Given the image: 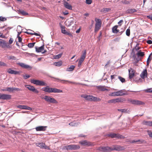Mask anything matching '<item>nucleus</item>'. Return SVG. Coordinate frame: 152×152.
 I'll return each instance as SVG.
<instances>
[{"label": "nucleus", "instance_id": "58836bf2", "mask_svg": "<svg viewBox=\"0 0 152 152\" xmlns=\"http://www.w3.org/2000/svg\"><path fill=\"white\" fill-rule=\"evenodd\" d=\"M63 55V53H61L58 55L55 56V59H58L60 58Z\"/></svg>", "mask_w": 152, "mask_h": 152}, {"label": "nucleus", "instance_id": "09e8293b", "mask_svg": "<svg viewBox=\"0 0 152 152\" xmlns=\"http://www.w3.org/2000/svg\"><path fill=\"white\" fill-rule=\"evenodd\" d=\"M122 3L124 4H129L130 2L126 0H123L121 1Z\"/></svg>", "mask_w": 152, "mask_h": 152}, {"label": "nucleus", "instance_id": "79ce46f5", "mask_svg": "<svg viewBox=\"0 0 152 152\" xmlns=\"http://www.w3.org/2000/svg\"><path fill=\"white\" fill-rule=\"evenodd\" d=\"M144 91L147 93H152V88H147Z\"/></svg>", "mask_w": 152, "mask_h": 152}, {"label": "nucleus", "instance_id": "c9c22d12", "mask_svg": "<svg viewBox=\"0 0 152 152\" xmlns=\"http://www.w3.org/2000/svg\"><path fill=\"white\" fill-rule=\"evenodd\" d=\"M7 58L9 60H16V58L14 56H10L7 57Z\"/></svg>", "mask_w": 152, "mask_h": 152}, {"label": "nucleus", "instance_id": "423d86ee", "mask_svg": "<svg viewBox=\"0 0 152 152\" xmlns=\"http://www.w3.org/2000/svg\"><path fill=\"white\" fill-rule=\"evenodd\" d=\"M101 20L96 18V31L99 30L102 26Z\"/></svg>", "mask_w": 152, "mask_h": 152}, {"label": "nucleus", "instance_id": "e433bc0d", "mask_svg": "<svg viewBox=\"0 0 152 152\" xmlns=\"http://www.w3.org/2000/svg\"><path fill=\"white\" fill-rule=\"evenodd\" d=\"M35 43V42L29 43L28 45V46L30 48H31L34 47Z\"/></svg>", "mask_w": 152, "mask_h": 152}, {"label": "nucleus", "instance_id": "f257e3e1", "mask_svg": "<svg viewBox=\"0 0 152 152\" xmlns=\"http://www.w3.org/2000/svg\"><path fill=\"white\" fill-rule=\"evenodd\" d=\"M43 91L49 93H62L63 91L62 90L57 89L56 88L50 87L48 86L42 88Z\"/></svg>", "mask_w": 152, "mask_h": 152}, {"label": "nucleus", "instance_id": "393cba45", "mask_svg": "<svg viewBox=\"0 0 152 152\" xmlns=\"http://www.w3.org/2000/svg\"><path fill=\"white\" fill-rule=\"evenodd\" d=\"M86 51H84L83 53V54L81 56L80 58L79 59V61L83 62L85 58L86 54Z\"/></svg>", "mask_w": 152, "mask_h": 152}, {"label": "nucleus", "instance_id": "7ed1b4c3", "mask_svg": "<svg viewBox=\"0 0 152 152\" xmlns=\"http://www.w3.org/2000/svg\"><path fill=\"white\" fill-rule=\"evenodd\" d=\"M30 82L31 83L38 86H45L47 85L46 83L43 81L39 80H36L34 79H31Z\"/></svg>", "mask_w": 152, "mask_h": 152}, {"label": "nucleus", "instance_id": "3c124183", "mask_svg": "<svg viewBox=\"0 0 152 152\" xmlns=\"http://www.w3.org/2000/svg\"><path fill=\"white\" fill-rule=\"evenodd\" d=\"M21 90L20 89L17 88H15V87H13V91H21Z\"/></svg>", "mask_w": 152, "mask_h": 152}, {"label": "nucleus", "instance_id": "4be33fe9", "mask_svg": "<svg viewBox=\"0 0 152 152\" xmlns=\"http://www.w3.org/2000/svg\"><path fill=\"white\" fill-rule=\"evenodd\" d=\"M59 81L63 83H65V82H67L70 83L75 84L76 85L78 84H82L81 83H76L74 82H71L68 80H59Z\"/></svg>", "mask_w": 152, "mask_h": 152}, {"label": "nucleus", "instance_id": "5fc2aeb1", "mask_svg": "<svg viewBox=\"0 0 152 152\" xmlns=\"http://www.w3.org/2000/svg\"><path fill=\"white\" fill-rule=\"evenodd\" d=\"M108 102L109 103H115V99L109 100Z\"/></svg>", "mask_w": 152, "mask_h": 152}, {"label": "nucleus", "instance_id": "4c0bfd02", "mask_svg": "<svg viewBox=\"0 0 152 152\" xmlns=\"http://www.w3.org/2000/svg\"><path fill=\"white\" fill-rule=\"evenodd\" d=\"M118 94L119 95V96H123L125 95V94L123 93L122 90H120L118 91Z\"/></svg>", "mask_w": 152, "mask_h": 152}, {"label": "nucleus", "instance_id": "bf43d9fd", "mask_svg": "<svg viewBox=\"0 0 152 152\" xmlns=\"http://www.w3.org/2000/svg\"><path fill=\"white\" fill-rule=\"evenodd\" d=\"M13 41V39L11 38L9 41V42L10 44H12Z\"/></svg>", "mask_w": 152, "mask_h": 152}, {"label": "nucleus", "instance_id": "f8f14e48", "mask_svg": "<svg viewBox=\"0 0 152 152\" xmlns=\"http://www.w3.org/2000/svg\"><path fill=\"white\" fill-rule=\"evenodd\" d=\"M25 87L30 91L36 93H39V91L37 90V89L35 88L33 86L30 85H26L25 86Z\"/></svg>", "mask_w": 152, "mask_h": 152}, {"label": "nucleus", "instance_id": "2f4dec72", "mask_svg": "<svg viewBox=\"0 0 152 152\" xmlns=\"http://www.w3.org/2000/svg\"><path fill=\"white\" fill-rule=\"evenodd\" d=\"M118 91H115L112 93L110 94V95L111 96H119Z\"/></svg>", "mask_w": 152, "mask_h": 152}, {"label": "nucleus", "instance_id": "f3484780", "mask_svg": "<svg viewBox=\"0 0 152 152\" xmlns=\"http://www.w3.org/2000/svg\"><path fill=\"white\" fill-rule=\"evenodd\" d=\"M79 143L80 144L84 146H89L91 145V143L86 140L80 141Z\"/></svg>", "mask_w": 152, "mask_h": 152}, {"label": "nucleus", "instance_id": "6e6d98bb", "mask_svg": "<svg viewBox=\"0 0 152 152\" xmlns=\"http://www.w3.org/2000/svg\"><path fill=\"white\" fill-rule=\"evenodd\" d=\"M86 3L88 4H91L92 3L91 0H86Z\"/></svg>", "mask_w": 152, "mask_h": 152}, {"label": "nucleus", "instance_id": "4d7b16f0", "mask_svg": "<svg viewBox=\"0 0 152 152\" xmlns=\"http://www.w3.org/2000/svg\"><path fill=\"white\" fill-rule=\"evenodd\" d=\"M23 77L25 79H26L30 77V76L26 74L25 75H24Z\"/></svg>", "mask_w": 152, "mask_h": 152}, {"label": "nucleus", "instance_id": "603ef678", "mask_svg": "<svg viewBox=\"0 0 152 152\" xmlns=\"http://www.w3.org/2000/svg\"><path fill=\"white\" fill-rule=\"evenodd\" d=\"M6 18L2 16L0 17V20L1 21H4L6 20Z\"/></svg>", "mask_w": 152, "mask_h": 152}, {"label": "nucleus", "instance_id": "a878e982", "mask_svg": "<svg viewBox=\"0 0 152 152\" xmlns=\"http://www.w3.org/2000/svg\"><path fill=\"white\" fill-rule=\"evenodd\" d=\"M143 124L149 126H152V121H144L142 122Z\"/></svg>", "mask_w": 152, "mask_h": 152}, {"label": "nucleus", "instance_id": "680f3d73", "mask_svg": "<svg viewBox=\"0 0 152 152\" xmlns=\"http://www.w3.org/2000/svg\"><path fill=\"white\" fill-rule=\"evenodd\" d=\"M123 22V20H121L118 22V24L120 26H121L122 24V23Z\"/></svg>", "mask_w": 152, "mask_h": 152}, {"label": "nucleus", "instance_id": "37998d69", "mask_svg": "<svg viewBox=\"0 0 152 152\" xmlns=\"http://www.w3.org/2000/svg\"><path fill=\"white\" fill-rule=\"evenodd\" d=\"M118 78L120 81L122 83H124L125 81V79L120 76H118Z\"/></svg>", "mask_w": 152, "mask_h": 152}, {"label": "nucleus", "instance_id": "bb28decb", "mask_svg": "<svg viewBox=\"0 0 152 152\" xmlns=\"http://www.w3.org/2000/svg\"><path fill=\"white\" fill-rule=\"evenodd\" d=\"M117 28L118 26H115L113 27L112 31L113 33L116 34L119 31V30L117 29Z\"/></svg>", "mask_w": 152, "mask_h": 152}, {"label": "nucleus", "instance_id": "ddd939ff", "mask_svg": "<svg viewBox=\"0 0 152 152\" xmlns=\"http://www.w3.org/2000/svg\"><path fill=\"white\" fill-rule=\"evenodd\" d=\"M47 128V126H39L37 127L35 129L37 131H46Z\"/></svg>", "mask_w": 152, "mask_h": 152}, {"label": "nucleus", "instance_id": "e2e57ef3", "mask_svg": "<svg viewBox=\"0 0 152 152\" xmlns=\"http://www.w3.org/2000/svg\"><path fill=\"white\" fill-rule=\"evenodd\" d=\"M116 76V75H111V80H113V79L115 78V77Z\"/></svg>", "mask_w": 152, "mask_h": 152}, {"label": "nucleus", "instance_id": "4468645a", "mask_svg": "<svg viewBox=\"0 0 152 152\" xmlns=\"http://www.w3.org/2000/svg\"><path fill=\"white\" fill-rule=\"evenodd\" d=\"M38 145H37V146L40 147L41 148H45L47 149H50L49 147L45 145V143H42L38 144Z\"/></svg>", "mask_w": 152, "mask_h": 152}, {"label": "nucleus", "instance_id": "a211bd4d", "mask_svg": "<svg viewBox=\"0 0 152 152\" xmlns=\"http://www.w3.org/2000/svg\"><path fill=\"white\" fill-rule=\"evenodd\" d=\"M17 108L23 109L31 110L32 108L25 105H19L17 106Z\"/></svg>", "mask_w": 152, "mask_h": 152}, {"label": "nucleus", "instance_id": "412c9836", "mask_svg": "<svg viewBox=\"0 0 152 152\" xmlns=\"http://www.w3.org/2000/svg\"><path fill=\"white\" fill-rule=\"evenodd\" d=\"M64 7L69 10L72 9V6L67 2L65 1L64 3Z\"/></svg>", "mask_w": 152, "mask_h": 152}, {"label": "nucleus", "instance_id": "c03bdc74", "mask_svg": "<svg viewBox=\"0 0 152 152\" xmlns=\"http://www.w3.org/2000/svg\"><path fill=\"white\" fill-rule=\"evenodd\" d=\"M69 125L72 126H76L77 125V124L74 121L69 123Z\"/></svg>", "mask_w": 152, "mask_h": 152}, {"label": "nucleus", "instance_id": "f03ea898", "mask_svg": "<svg viewBox=\"0 0 152 152\" xmlns=\"http://www.w3.org/2000/svg\"><path fill=\"white\" fill-rule=\"evenodd\" d=\"M41 98L44 99L46 102L48 103L52 104H57L58 101L54 98L49 96H41Z\"/></svg>", "mask_w": 152, "mask_h": 152}, {"label": "nucleus", "instance_id": "9d476101", "mask_svg": "<svg viewBox=\"0 0 152 152\" xmlns=\"http://www.w3.org/2000/svg\"><path fill=\"white\" fill-rule=\"evenodd\" d=\"M129 101L131 103L134 105H144L145 104L144 102L137 100L131 99L129 100Z\"/></svg>", "mask_w": 152, "mask_h": 152}, {"label": "nucleus", "instance_id": "6e6552de", "mask_svg": "<svg viewBox=\"0 0 152 152\" xmlns=\"http://www.w3.org/2000/svg\"><path fill=\"white\" fill-rule=\"evenodd\" d=\"M99 150L100 151L104 152H108L113 150V149L109 147H101L99 148Z\"/></svg>", "mask_w": 152, "mask_h": 152}, {"label": "nucleus", "instance_id": "dca6fc26", "mask_svg": "<svg viewBox=\"0 0 152 152\" xmlns=\"http://www.w3.org/2000/svg\"><path fill=\"white\" fill-rule=\"evenodd\" d=\"M35 48L36 50V51L37 53H42V51L44 50V45H43L40 47L36 46L35 47Z\"/></svg>", "mask_w": 152, "mask_h": 152}, {"label": "nucleus", "instance_id": "8fccbe9b", "mask_svg": "<svg viewBox=\"0 0 152 152\" xmlns=\"http://www.w3.org/2000/svg\"><path fill=\"white\" fill-rule=\"evenodd\" d=\"M118 110L122 113H125L127 111V110L125 109H118Z\"/></svg>", "mask_w": 152, "mask_h": 152}, {"label": "nucleus", "instance_id": "9b49d317", "mask_svg": "<svg viewBox=\"0 0 152 152\" xmlns=\"http://www.w3.org/2000/svg\"><path fill=\"white\" fill-rule=\"evenodd\" d=\"M18 64L22 67L26 69L31 70L32 69V67L31 66L23 63H19Z\"/></svg>", "mask_w": 152, "mask_h": 152}, {"label": "nucleus", "instance_id": "13d9d810", "mask_svg": "<svg viewBox=\"0 0 152 152\" xmlns=\"http://www.w3.org/2000/svg\"><path fill=\"white\" fill-rule=\"evenodd\" d=\"M25 33H26L27 34H31V35H33V34H34L36 36H39V34L37 33H34V34H33V33H28V32H25Z\"/></svg>", "mask_w": 152, "mask_h": 152}, {"label": "nucleus", "instance_id": "de8ad7c7", "mask_svg": "<svg viewBox=\"0 0 152 152\" xmlns=\"http://www.w3.org/2000/svg\"><path fill=\"white\" fill-rule=\"evenodd\" d=\"M64 34H66L67 35H69V37H72L73 36V35L72 33H71L70 32H67L66 31Z\"/></svg>", "mask_w": 152, "mask_h": 152}, {"label": "nucleus", "instance_id": "72a5a7b5", "mask_svg": "<svg viewBox=\"0 0 152 152\" xmlns=\"http://www.w3.org/2000/svg\"><path fill=\"white\" fill-rule=\"evenodd\" d=\"M19 13L23 15H28V13L23 10H20L18 11Z\"/></svg>", "mask_w": 152, "mask_h": 152}, {"label": "nucleus", "instance_id": "338daca9", "mask_svg": "<svg viewBox=\"0 0 152 152\" xmlns=\"http://www.w3.org/2000/svg\"><path fill=\"white\" fill-rule=\"evenodd\" d=\"M147 17L152 20V15H147Z\"/></svg>", "mask_w": 152, "mask_h": 152}, {"label": "nucleus", "instance_id": "2eb2a0df", "mask_svg": "<svg viewBox=\"0 0 152 152\" xmlns=\"http://www.w3.org/2000/svg\"><path fill=\"white\" fill-rule=\"evenodd\" d=\"M147 72L146 69L144 70L140 75L141 78L143 79H144L145 77H147Z\"/></svg>", "mask_w": 152, "mask_h": 152}, {"label": "nucleus", "instance_id": "0eeeda50", "mask_svg": "<svg viewBox=\"0 0 152 152\" xmlns=\"http://www.w3.org/2000/svg\"><path fill=\"white\" fill-rule=\"evenodd\" d=\"M11 96L9 94L0 93V99L3 100H9L11 99Z\"/></svg>", "mask_w": 152, "mask_h": 152}, {"label": "nucleus", "instance_id": "5701e85b", "mask_svg": "<svg viewBox=\"0 0 152 152\" xmlns=\"http://www.w3.org/2000/svg\"><path fill=\"white\" fill-rule=\"evenodd\" d=\"M96 87L100 91H105L106 90L108 91L109 90L108 89L105 88V87L104 86H96Z\"/></svg>", "mask_w": 152, "mask_h": 152}, {"label": "nucleus", "instance_id": "39448f33", "mask_svg": "<svg viewBox=\"0 0 152 152\" xmlns=\"http://www.w3.org/2000/svg\"><path fill=\"white\" fill-rule=\"evenodd\" d=\"M81 96L86 100L89 101H94L95 100V97L91 95L82 94L81 95Z\"/></svg>", "mask_w": 152, "mask_h": 152}, {"label": "nucleus", "instance_id": "20e7f679", "mask_svg": "<svg viewBox=\"0 0 152 152\" xmlns=\"http://www.w3.org/2000/svg\"><path fill=\"white\" fill-rule=\"evenodd\" d=\"M65 148L67 150H76L79 149L80 147L79 145H70L65 146Z\"/></svg>", "mask_w": 152, "mask_h": 152}, {"label": "nucleus", "instance_id": "a19ab883", "mask_svg": "<svg viewBox=\"0 0 152 152\" xmlns=\"http://www.w3.org/2000/svg\"><path fill=\"white\" fill-rule=\"evenodd\" d=\"M115 103L117 102H122V100L120 98H118L116 99H115Z\"/></svg>", "mask_w": 152, "mask_h": 152}, {"label": "nucleus", "instance_id": "6ab92c4d", "mask_svg": "<svg viewBox=\"0 0 152 152\" xmlns=\"http://www.w3.org/2000/svg\"><path fill=\"white\" fill-rule=\"evenodd\" d=\"M107 135L109 137H110L112 138L115 137L119 138L120 137V135L118 134L114 133H110L108 134Z\"/></svg>", "mask_w": 152, "mask_h": 152}, {"label": "nucleus", "instance_id": "052dcab7", "mask_svg": "<svg viewBox=\"0 0 152 152\" xmlns=\"http://www.w3.org/2000/svg\"><path fill=\"white\" fill-rule=\"evenodd\" d=\"M148 134L149 135V136L150 137H152V132L149 131H148Z\"/></svg>", "mask_w": 152, "mask_h": 152}, {"label": "nucleus", "instance_id": "7c9ffc66", "mask_svg": "<svg viewBox=\"0 0 152 152\" xmlns=\"http://www.w3.org/2000/svg\"><path fill=\"white\" fill-rule=\"evenodd\" d=\"M0 46L2 48H4L5 47H8V46H7V43L4 40L2 41V43H1Z\"/></svg>", "mask_w": 152, "mask_h": 152}, {"label": "nucleus", "instance_id": "864d4df0", "mask_svg": "<svg viewBox=\"0 0 152 152\" xmlns=\"http://www.w3.org/2000/svg\"><path fill=\"white\" fill-rule=\"evenodd\" d=\"M17 37L18 38V42H21L22 40V38L20 37L19 34H18Z\"/></svg>", "mask_w": 152, "mask_h": 152}, {"label": "nucleus", "instance_id": "ea45409f", "mask_svg": "<svg viewBox=\"0 0 152 152\" xmlns=\"http://www.w3.org/2000/svg\"><path fill=\"white\" fill-rule=\"evenodd\" d=\"M7 66V64L4 62H2L1 61H0V66Z\"/></svg>", "mask_w": 152, "mask_h": 152}, {"label": "nucleus", "instance_id": "c756f323", "mask_svg": "<svg viewBox=\"0 0 152 152\" xmlns=\"http://www.w3.org/2000/svg\"><path fill=\"white\" fill-rule=\"evenodd\" d=\"M75 66L74 65H71L69 68L66 69V71L69 72L72 71L74 69Z\"/></svg>", "mask_w": 152, "mask_h": 152}, {"label": "nucleus", "instance_id": "49530a36", "mask_svg": "<svg viewBox=\"0 0 152 152\" xmlns=\"http://www.w3.org/2000/svg\"><path fill=\"white\" fill-rule=\"evenodd\" d=\"M152 55V54H151L150 55H149V56L148 57V58L147 61V65H148L149 63V61H150L151 59V58H150V57L151 56V55Z\"/></svg>", "mask_w": 152, "mask_h": 152}, {"label": "nucleus", "instance_id": "cd10ccee", "mask_svg": "<svg viewBox=\"0 0 152 152\" xmlns=\"http://www.w3.org/2000/svg\"><path fill=\"white\" fill-rule=\"evenodd\" d=\"M1 90L3 91H7L9 92H13V87H7L5 89H2Z\"/></svg>", "mask_w": 152, "mask_h": 152}, {"label": "nucleus", "instance_id": "b1692460", "mask_svg": "<svg viewBox=\"0 0 152 152\" xmlns=\"http://www.w3.org/2000/svg\"><path fill=\"white\" fill-rule=\"evenodd\" d=\"M137 10L134 9H129L126 11V13L129 14H132L136 12Z\"/></svg>", "mask_w": 152, "mask_h": 152}, {"label": "nucleus", "instance_id": "69168bd1", "mask_svg": "<svg viewBox=\"0 0 152 152\" xmlns=\"http://www.w3.org/2000/svg\"><path fill=\"white\" fill-rule=\"evenodd\" d=\"M147 43L149 44H152V41L151 40H149L147 41Z\"/></svg>", "mask_w": 152, "mask_h": 152}, {"label": "nucleus", "instance_id": "a18cd8bd", "mask_svg": "<svg viewBox=\"0 0 152 152\" xmlns=\"http://www.w3.org/2000/svg\"><path fill=\"white\" fill-rule=\"evenodd\" d=\"M126 34L127 36H129L130 35V30L129 29H127L126 31Z\"/></svg>", "mask_w": 152, "mask_h": 152}, {"label": "nucleus", "instance_id": "0e129e2a", "mask_svg": "<svg viewBox=\"0 0 152 152\" xmlns=\"http://www.w3.org/2000/svg\"><path fill=\"white\" fill-rule=\"evenodd\" d=\"M140 141V140H133L132 141V143H133L135 142H139Z\"/></svg>", "mask_w": 152, "mask_h": 152}, {"label": "nucleus", "instance_id": "473e14b6", "mask_svg": "<svg viewBox=\"0 0 152 152\" xmlns=\"http://www.w3.org/2000/svg\"><path fill=\"white\" fill-rule=\"evenodd\" d=\"M60 27L61 29V32L63 34H64L66 31L65 30V27L61 25L60 26Z\"/></svg>", "mask_w": 152, "mask_h": 152}, {"label": "nucleus", "instance_id": "774afa93", "mask_svg": "<svg viewBox=\"0 0 152 152\" xmlns=\"http://www.w3.org/2000/svg\"><path fill=\"white\" fill-rule=\"evenodd\" d=\"M0 37L2 38H4L5 37V36L4 35H3L2 33L0 32Z\"/></svg>", "mask_w": 152, "mask_h": 152}, {"label": "nucleus", "instance_id": "c85d7f7f", "mask_svg": "<svg viewBox=\"0 0 152 152\" xmlns=\"http://www.w3.org/2000/svg\"><path fill=\"white\" fill-rule=\"evenodd\" d=\"M62 63H63L62 61H60L58 62H55L54 64L56 66H60L62 65Z\"/></svg>", "mask_w": 152, "mask_h": 152}, {"label": "nucleus", "instance_id": "f704fd0d", "mask_svg": "<svg viewBox=\"0 0 152 152\" xmlns=\"http://www.w3.org/2000/svg\"><path fill=\"white\" fill-rule=\"evenodd\" d=\"M144 55V53L143 52H141L139 51V52H137V55L138 56H143Z\"/></svg>", "mask_w": 152, "mask_h": 152}, {"label": "nucleus", "instance_id": "aec40b11", "mask_svg": "<svg viewBox=\"0 0 152 152\" xmlns=\"http://www.w3.org/2000/svg\"><path fill=\"white\" fill-rule=\"evenodd\" d=\"M131 70L129 69V78L130 79H132L133 78L134 75L135 71L134 70H132V69L131 68Z\"/></svg>", "mask_w": 152, "mask_h": 152}, {"label": "nucleus", "instance_id": "1a4fd4ad", "mask_svg": "<svg viewBox=\"0 0 152 152\" xmlns=\"http://www.w3.org/2000/svg\"><path fill=\"white\" fill-rule=\"evenodd\" d=\"M7 71L8 73L11 74L16 75H20V72L10 68L7 69Z\"/></svg>", "mask_w": 152, "mask_h": 152}]
</instances>
